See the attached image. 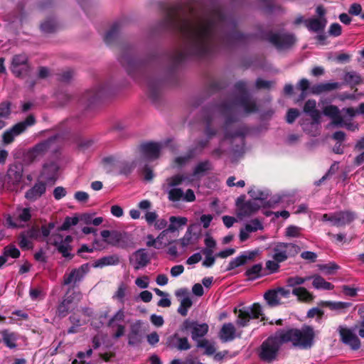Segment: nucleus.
Instances as JSON below:
<instances>
[{
    "label": "nucleus",
    "mask_w": 364,
    "mask_h": 364,
    "mask_svg": "<svg viewBox=\"0 0 364 364\" xmlns=\"http://www.w3.org/2000/svg\"><path fill=\"white\" fill-rule=\"evenodd\" d=\"M54 139L49 138L39 142L28 151L27 154L28 158L31 161H33L43 156L48 151Z\"/></svg>",
    "instance_id": "nucleus-15"
},
{
    "label": "nucleus",
    "mask_w": 364,
    "mask_h": 364,
    "mask_svg": "<svg viewBox=\"0 0 364 364\" xmlns=\"http://www.w3.org/2000/svg\"><path fill=\"white\" fill-rule=\"evenodd\" d=\"M200 235V230L199 225L197 224L191 225L186 232L183 238L181 239V244L182 247H186L191 243L192 237H195L196 240H198Z\"/></svg>",
    "instance_id": "nucleus-24"
},
{
    "label": "nucleus",
    "mask_w": 364,
    "mask_h": 364,
    "mask_svg": "<svg viewBox=\"0 0 364 364\" xmlns=\"http://www.w3.org/2000/svg\"><path fill=\"white\" fill-rule=\"evenodd\" d=\"M299 112L297 109L290 108L288 109L286 116V121L289 124H292L299 117Z\"/></svg>",
    "instance_id": "nucleus-64"
},
{
    "label": "nucleus",
    "mask_w": 364,
    "mask_h": 364,
    "mask_svg": "<svg viewBox=\"0 0 364 364\" xmlns=\"http://www.w3.org/2000/svg\"><path fill=\"white\" fill-rule=\"evenodd\" d=\"M53 245L56 247L58 252H60L63 257L69 259H72L74 257L73 255L69 252L72 249L70 245H65L62 242L54 241Z\"/></svg>",
    "instance_id": "nucleus-42"
},
{
    "label": "nucleus",
    "mask_w": 364,
    "mask_h": 364,
    "mask_svg": "<svg viewBox=\"0 0 364 364\" xmlns=\"http://www.w3.org/2000/svg\"><path fill=\"white\" fill-rule=\"evenodd\" d=\"M100 235L104 242L113 247L125 249L132 243L129 234L125 232L104 230Z\"/></svg>",
    "instance_id": "nucleus-8"
},
{
    "label": "nucleus",
    "mask_w": 364,
    "mask_h": 364,
    "mask_svg": "<svg viewBox=\"0 0 364 364\" xmlns=\"http://www.w3.org/2000/svg\"><path fill=\"white\" fill-rule=\"evenodd\" d=\"M338 82H325L314 85L311 87V92L314 95H319L325 92L331 91L339 88Z\"/></svg>",
    "instance_id": "nucleus-29"
},
{
    "label": "nucleus",
    "mask_w": 364,
    "mask_h": 364,
    "mask_svg": "<svg viewBox=\"0 0 364 364\" xmlns=\"http://www.w3.org/2000/svg\"><path fill=\"white\" fill-rule=\"evenodd\" d=\"M248 194L252 198V201H257L263 208H269L272 205L270 200H267L269 193L267 191H261L255 187L252 188Z\"/></svg>",
    "instance_id": "nucleus-20"
},
{
    "label": "nucleus",
    "mask_w": 364,
    "mask_h": 364,
    "mask_svg": "<svg viewBox=\"0 0 364 364\" xmlns=\"http://www.w3.org/2000/svg\"><path fill=\"white\" fill-rule=\"evenodd\" d=\"M262 264L261 263L255 264L251 267L247 269L245 275L248 278V280H255L262 276Z\"/></svg>",
    "instance_id": "nucleus-36"
},
{
    "label": "nucleus",
    "mask_w": 364,
    "mask_h": 364,
    "mask_svg": "<svg viewBox=\"0 0 364 364\" xmlns=\"http://www.w3.org/2000/svg\"><path fill=\"white\" fill-rule=\"evenodd\" d=\"M119 31L120 23L119 22L114 23L104 36L105 43L108 46L114 44L119 37Z\"/></svg>",
    "instance_id": "nucleus-28"
},
{
    "label": "nucleus",
    "mask_w": 364,
    "mask_h": 364,
    "mask_svg": "<svg viewBox=\"0 0 364 364\" xmlns=\"http://www.w3.org/2000/svg\"><path fill=\"white\" fill-rule=\"evenodd\" d=\"M36 122L35 117L33 114L28 115L24 120L15 124L2 134V143L6 145L13 143L16 136L24 133L28 127L33 126Z\"/></svg>",
    "instance_id": "nucleus-6"
},
{
    "label": "nucleus",
    "mask_w": 364,
    "mask_h": 364,
    "mask_svg": "<svg viewBox=\"0 0 364 364\" xmlns=\"http://www.w3.org/2000/svg\"><path fill=\"white\" fill-rule=\"evenodd\" d=\"M281 330H278L262 343L259 350L260 360L271 363L277 359L282 346L285 343L281 338Z\"/></svg>",
    "instance_id": "nucleus-5"
},
{
    "label": "nucleus",
    "mask_w": 364,
    "mask_h": 364,
    "mask_svg": "<svg viewBox=\"0 0 364 364\" xmlns=\"http://www.w3.org/2000/svg\"><path fill=\"white\" fill-rule=\"evenodd\" d=\"M79 218L77 216L75 217H69L67 216L61 226L58 228V231H65L68 230L71 226L75 225L78 223Z\"/></svg>",
    "instance_id": "nucleus-48"
},
{
    "label": "nucleus",
    "mask_w": 364,
    "mask_h": 364,
    "mask_svg": "<svg viewBox=\"0 0 364 364\" xmlns=\"http://www.w3.org/2000/svg\"><path fill=\"white\" fill-rule=\"evenodd\" d=\"M8 176L14 185L19 184L23 178L22 167L15 166L14 168H10L8 171Z\"/></svg>",
    "instance_id": "nucleus-37"
},
{
    "label": "nucleus",
    "mask_w": 364,
    "mask_h": 364,
    "mask_svg": "<svg viewBox=\"0 0 364 364\" xmlns=\"http://www.w3.org/2000/svg\"><path fill=\"white\" fill-rule=\"evenodd\" d=\"M46 182L38 181L31 188L25 193V198L34 202L43 196L46 192Z\"/></svg>",
    "instance_id": "nucleus-17"
},
{
    "label": "nucleus",
    "mask_w": 364,
    "mask_h": 364,
    "mask_svg": "<svg viewBox=\"0 0 364 364\" xmlns=\"http://www.w3.org/2000/svg\"><path fill=\"white\" fill-rule=\"evenodd\" d=\"M263 228L264 227L262 223L257 218L252 220L250 223L245 225V230L250 232H256L259 230H262Z\"/></svg>",
    "instance_id": "nucleus-53"
},
{
    "label": "nucleus",
    "mask_w": 364,
    "mask_h": 364,
    "mask_svg": "<svg viewBox=\"0 0 364 364\" xmlns=\"http://www.w3.org/2000/svg\"><path fill=\"white\" fill-rule=\"evenodd\" d=\"M311 279L310 277H291L287 280V284L289 287H294L304 284L306 281Z\"/></svg>",
    "instance_id": "nucleus-54"
},
{
    "label": "nucleus",
    "mask_w": 364,
    "mask_h": 364,
    "mask_svg": "<svg viewBox=\"0 0 364 364\" xmlns=\"http://www.w3.org/2000/svg\"><path fill=\"white\" fill-rule=\"evenodd\" d=\"M26 235L33 240H38L41 237L40 228L37 225H33L26 232Z\"/></svg>",
    "instance_id": "nucleus-60"
},
{
    "label": "nucleus",
    "mask_w": 364,
    "mask_h": 364,
    "mask_svg": "<svg viewBox=\"0 0 364 364\" xmlns=\"http://www.w3.org/2000/svg\"><path fill=\"white\" fill-rule=\"evenodd\" d=\"M141 323L139 321L131 326L130 332L128 334V344L134 346L141 343Z\"/></svg>",
    "instance_id": "nucleus-23"
},
{
    "label": "nucleus",
    "mask_w": 364,
    "mask_h": 364,
    "mask_svg": "<svg viewBox=\"0 0 364 364\" xmlns=\"http://www.w3.org/2000/svg\"><path fill=\"white\" fill-rule=\"evenodd\" d=\"M327 24L326 18H311L304 21V25L310 31L320 33L323 32Z\"/></svg>",
    "instance_id": "nucleus-21"
},
{
    "label": "nucleus",
    "mask_w": 364,
    "mask_h": 364,
    "mask_svg": "<svg viewBox=\"0 0 364 364\" xmlns=\"http://www.w3.org/2000/svg\"><path fill=\"white\" fill-rule=\"evenodd\" d=\"M169 221L171 223L170 225L164 230L167 233L176 232L178 230L177 226L180 227L186 225L188 219L185 217L171 216L169 218Z\"/></svg>",
    "instance_id": "nucleus-35"
},
{
    "label": "nucleus",
    "mask_w": 364,
    "mask_h": 364,
    "mask_svg": "<svg viewBox=\"0 0 364 364\" xmlns=\"http://www.w3.org/2000/svg\"><path fill=\"white\" fill-rule=\"evenodd\" d=\"M292 294L297 296L299 301L302 302H311L314 296L304 287H295L292 290Z\"/></svg>",
    "instance_id": "nucleus-32"
},
{
    "label": "nucleus",
    "mask_w": 364,
    "mask_h": 364,
    "mask_svg": "<svg viewBox=\"0 0 364 364\" xmlns=\"http://www.w3.org/2000/svg\"><path fill=\"white\" fill-rule=\"evenodd\" d=\"M343 80L346 84L348 85L351 89L355 86L363 83V79L360 74L355 71H348L345 73Z\"/></svg>",
    "instance_id": "nucleus-27"
},
{
    "label": "nucleus",
    "mask_w": 364,
    "mask_h": 364,
    "mask_svg": "<svg viewBox=\"0 0 364 364\" xmlns=\"http://www.w3.org/2000/svg\"><path fill=\"white\" fill-rule=\"evenodd\" d=\"M1 333L3 337V341L8 348L12 349L16 347L15 343L16 338L14 333H11L8 330H4L1 331Z\"/></svg>",
    "instance_id": "nucleus-43"
},
{
    "label": "nucleus",
    "mask_w": 364,
    "mask_h": 364,
    "mask_svg": "<svg viewBox=\"0 0 364 364\" xmlns=\"http://www.w3.org/2000/svg\"><path fill=\"white\" fill-rule=\"evenodd\" d=\"M264 299L270 307H275L281 304L280 298L276 289L267 290L264 294Z\"/></svg>",
    "instance_id": "nucleus-33"
},
{
    "label": "nucleus",
    "mask_w": 364,
    "mask_h": 364,
    "mask_svg": "<svg viewBox=\"0 0 364 364\" xmlns=\"http://www.w3.org/2000/svg\"><path fill=\"white\" fill-rule=\"evenodd\" d=\"M310 277L313 279L312 285L316 289L332 290L334 289L333 284L326 281L318 274H314Z\"/></svg>",
    "instance_id": "nucleus-30"
},
{
    "label": "nucleus",
    "mask_w": 364,
    "mask_h": 364,
    "mask_svg": "<svg viewBox=\"0 0 364 364\" xmlns=\"http://www.w3.org/2000/svg\"><path fill=\"white\" fill-rule=\"evenodd\" d=\"M319 305L322 307H327L333 311H337L349 307L350 304L343 301H321Z\"/></svg>",
    "instance_id": "nucleus-38"
},
{
    "label": "nucleus",
    "mask_w": 364,
    "mask_h": 364,
    "mask_svg": "<svg viewBox=\"0 0 364 364\" xmlns=\"http://www.w3.org/2000/svg\"><path fill=\"white\" fill-rule=\"evenodd\" d=\"M209 326L207 323H200L196 321L186 319L180 326V331L183 333H190L193 341H200L208 332Z\"/></svg>",
    "instance_id": "nucleus-10"
},
{
    "label": "nucleus",
    "mask_w": 364,
    "mask_h": 364,
    "mask_svg": "<svg viewBox=\"0 0 364 364\" xmlns=\"http://www.w3.org/2000/svg\"><path fill=\"white\" fill-rule=\"evenodd\" d=\"M249 309L251 318L256 319L261 316V321L266 320L265 316H263L262 308L259 303H254Z\"/></svg>",
    "instance_id": "nucleus-45"
},
{
    "label": "nucleus",
    "mask_w": 364,
    "mask_h": 364,
    "mask_svg": "<svg viewBox=\"0 0 364 364\" xmlns=\"http://www.w3.org/2000/svg\"><path fill=\"white\" fill-rule=\"evenodd\" d=\"M89 271V263L83 264L78 268L73 269L69 274H65L63 276V285H69L71 283L75 284L81 282Z\"/></svg>",
    "instance_id": "nucleus-13"
},
{
    "label": "nucleus",
    "mask_w": 364,
    "mask_h": 364,
    "mask_svg": "<svg viewBox=\"0 0 364 364\" xmlns=\"http://www.w3.org/2000/svg\"><path fill=\"white\" fill-rule=\"evenodd\" d=\"M136 266L134 268L139 269L146 267L150 262V257L145 249H139L134 253Z\"/></svg>",
    "instance_id": "nucleus-26"
},
{
    "label": "nucleus",
    "mask_w": 364,
    "mask_h": 364,
    "mask_svg": "<svg viewBox=\"0 0 364 364\" xmlns=\"http://www.w3.org/2000/svg\"><path fill=\"white\" fill-rule=\"evenodd\" d=\"M281 330V338L285 343H291L294 347L310 349L314 345L315 332L312 326H304L301 329L288 328Z\"/></svg>",
    "instance_id": "nucleus-4"
},
{
    "label": "nucleus",
    "mask_w": 364,
    "mask_h": 364,
    "mask_svg": "<svg viewBox=\"0 0 364 364\" xmlns=\"http://www.w3.org/2000/svg\"><path fill=\"white\" fill-rule=\"evenodd\" d=\"M338 332L343 343L350 346L354 350L360 348V341L352 330L346 327L339 326Z\"/></svg>",
    "instance_id": "nucleus-14"
},
{
    "label": "nucleus",
    "mask_w": 364,
    "mask_h": 364,
    "mask_svg": "<svg viewBox=\"0 0 364 364\" xmlns=\"http://www.w3.org/2000/svg\"><path fill=\"white\" fill-rule=\"evenodd\" d=\"M70 308V306L62 300V301L58 306L57 311H56V315L59 318L65 317L69 314Z\"/></svg>",
    "instance_id": "nucleus-55"
},
{
    "label": "nucleus",
    "mask_w": 364,
    "mask_h": 364,
    "mask_svg": "<svg viewBox=\"0 0 364 364\" xmlns=\"http://www.w3.org/2000/svg\"><path fill=\"white\" fill-rule=\"evenodd\" d=\"M124 312L122 309H119L108 321L107 326L109 327L114 326L115 321L122 322L124 320Z\"/></svg>",
    "instance_id": "nucleus-59"
},
{
    "label": "nucleus",
    "mask_w": 364,
    "mask_h": 364,
    "mask_svg": "<svg viewBox=\"0 0 364 364\" xmlns=\"http://www.w3.org/2000/svg\"><path fill=\"white\" fill-rule=\"evenodd\" d=\"M300 251V247L294 243L277 242L273 248V259L277 262H283L289 257H295Z\"/></svg>",
    "instance_id": "nucleus-11"
},
{
    "label": "nucleus",
    "mask_w": 364,
    "mask_h": 364,
    "mask_svg": "<svg viewBox=\"0 0 364 364\" xmlns=\"http://www.w3.org/2000/svg\"><path fill=\"white\" fill-rule=\"evenodd\" d=\"M263 5V9L265 12L269 14L276 9H280L281 6L274 4V0H259Z\"/></svg>",
    "instance_id": "nucleus-56"
},
{
    "label": "nucleus",
    "mask_w": 364,
    "mask_h": 364,
    "mask_svg": "<svg viewBox=\"0 0 364 364\" xmlns=\"http://www.w3.org/2000/svg\"><path fill=\"white\" fill-rule=\"evenodd\" d=\"M235 333L236 329L234 325L232 323H225L219 331V338L224 343L232 341L236 337Z\"/></svg>",
    "instance_id": "nucleus-22"
},
{
    "label": "nucleus",
    "mask_w": 364,
    "mask_h": 364,
    "mask_svg": "<svg viewBox=\"0 0 364 364\" xmlns=\"http://www.w3.org/2000/svg\"><path fill=\"white\" fill-rule=\"evenodd\" d=\"M195 12L193 0L180 2L166 8L164 17L156 24L157 31L177 33L182 39L183 50H175L168 55V74L172 77L188 57L208 58L221 48L246 44L255 37L238 31L236 21L228 18L220 8H214L206 16L193 19L187 17Z\"/></svg>",
    "instance_id": "nucleus-1"
},
{
    "label": "nucleus",
    "mask_w": 364,
    "mask_h": 364,
    "mask_svg": "<svg viewBox=\"0 0 364 364\" xmlns=\"http://www.w3.org/2000/svg\"><path fill=\"white\" fill-rule=\"evenodd\" d=\"M301 228L296 225H289L286 228L285 236L287 237H299Z\"/></svg>",
    "instance_id": "nucleus-58"
},
{
    "label": "nucleus",
    "mask_w": 364,
    "mask_h": 364,
    "mask_svg": "<svg viewBox=\"0 0 364 364\" xmlns=\"http://www.w3.org/2000/svg\"><path fill=\"white\" fill-rule=\"evenodd\" d=\"M136 166V161H122L118 164L119 175L129 176Z\"/></svg>",
    "instance_id": "nucleus-31"
},
{
    "label": "nucleus",
    "mask_w": 364,
    "mask_h": 364,
    "mask_svg": "<svg viewBox=\"0 0 364 364\" xmlns=\"http://www.w3.org/2000/svg\"><path fill=\"white\" fill-rule=\"evenodd\" d=\"M58 166L55 163L45 164L41 176L45 179V182L54 183L58 179Z\"/></svg>",
    "instance_id": "nucleus-19"
},
{
    "label": "nucleus",
    "mask_w": 364,
    "mask_h": 364,
    "mask_svg": "<svg viewBox=\"0 0 364 364\" xmlns=\"http://www.w3.org/2000/svg\"><path fill=\"white\" fill-rule=\"evenodd\" d=\"M41 28L45 33H53L55 31L56 23L53 21H46L41 23Z\"/></svg>",
    "instance_id": "nucleus-61"
},
{
    "label": "nucleus",
    "mask_w": 364,
    "mask_h": 364,
    "mask_svg": "<svg viewBox=\"0 0 364 364\" xmlns=\"http://www.w3.org/2000/svg\"><path fill=\"white\" fill-rule=\"evenodd\" d=\"M234 105L242 108L246 114L256 113L259 111L256 102L252 99L250 95H240L237 96L233 103H222L220 108L225 117V123L223 127L224 137L222 141L236 137H241L243 139L245 137V133L242 129H233L232 128V124L237 120V117L231 113Z\"/></svg>",
    "instance_id": "nucleus-3"
},
{
    "label": "nucleus",
    "mask_w": 364,
    "mask_h": 364,
    "mask_svg": "<svg viewBox=\"0 0 364 364\" xmlns=\"http://www.w3.org/2000/svg\"><path fill=\"white\" fill-rule=\"evenodd\" d=\"M356 218V213L351 210H341L331 213H325L321 217L323 222H330L331 225L344 227L350 224Z\"/></svg>",
    "instance_id": "nucleus-9"
},
{
    "label": "nucleus",
    "mask_w": 364,
    "mask_h": 364,
    "mask_svg": "<svg viewBox=\"0 0 364 364\" xmlns=\"http://www.w3.org/2000/svg\"><path fill=\"white\" fill-rule=\"evenodd\" d=\"M212 169V166L208 160L199 162L193 169V176H197Z\"/></svg>",
    "instance_id": "nucleus-44"
},
{
    "label": "nucleus",
    "mask_w": 364,
    "mask_h": 364,
    "mask_svg": "<svg viewBox=\"0 0 364 364\" xmlns=\"http://www.w3.org/2000/svg\"><path fill=\"white\" fill-rule=\"evenodd\" d=\"M26 65H29L28 58L24 54H18L15 55L12 58L11 65V73H18L19 71L17 70V68L19 66H24Z\"/></svg>",
    "instance_id": "nucleus-34"
},
{
    "label": "nucleus",
    "mask_w": 364,
    "mask_h": 364,
    "mask_svg": "<svg viewBox=\"0 0 364 364\" xmlns=\"http://www.w3.org/2000/svg\"><path fill=\"white\" fill-rule=\"evenodd\" d=\"M193 304L192 300L186 296L181 301L180 306L178 309V312L183 316H186L188 314V309L191 307Z\"/></svg>",
    "instance_id": "nucleus-49"
},
{
    "label": "nucleus",
    "mask_w": 364,
    "mask_h": 364,
    "mask_svg": "<svg viewBox=\"0 0 364 364\" xmlns=\"http://www.w3.org/2000/svg\"><path fill=\"white\" fill-rule=\"evenodd\" d=\"M247 263L245 256L240 255V256L232 259L226 269L227 271L232 270L238 267L244 265Z\"/></svg>",
    "instance_id": "nucleus-51"
},
{
    "label": "nucleus",
    "mask_w": 364,
    "mask_h": 364,
    "mask_svg": "<svg viewBox=\"0 0 364 364\" xmlns=\"http://www.w3.org/2000/svg\"><path fill=\"white\" fill-rule=\"evenodd\" d=\"M11 114V102L4 101L0 103V119L6 121Z\"/></svg>",
    "instance_id": "nucleus-46"
},
{
    "label": "nucleus",
    "mask_w": 364,
    "mask_h": 364,
    "mask_svg": "<svg viewBox=\"0 0 364 364\" xmlns=\"http://www.w3.org/2000/svg\"><path fill=\"white\" fill-rule=\"evenodd\" d=\"M183 196V192L181 188H175L168 191V199L171 201H179Z\"/></svg>",
    "instance_id": "nucleus-57"
},
{
    "label": "nucleus",
    "mask_w": 364,
    "mask_h": 364,
    "mask_svg": "<svg viewBox=\"0 0 364 364\" xmlns=\"http://www.w3.org/2000/svg\"><path fill=\"white\" fill-rule=\"evenodd\" d=\"M342 33V27L338 23H333L330 25L328 34L333 37H338Z\"/></svg>",
    "instance_id": "nucleus-62"
},
{
    "label": "nucleus",
    "mask_w": 364,
    "mask_h": 364,
    "mask_svg": "<svg viewBox=\"0 0 364 364\" xmlns=\"http://www.w3.org/2000/svg\"><path fill=\"white\" fill-rule=\"evenodd\" d=\"M119 257L117 255H111L100 258L92 264L94 268H103L106 266L117 265Z\"/></svg>",
    "instance_id": "nucleus-25"
},
{
    "label": "nucleus",
    "mask_w": 364,
    "mask_h": 364,
    "mask_svg": "<svg viewBox=\"0 0 364 364\" xmlns=\"http://www.w3.org/2000/svg\"><path fill=\"white\" fill-rule=\"evenodd\" d=\"M317 267L319 270L324 272L326 274L328 275L334 274V272L340 268V267L333 262L324 264H318Z\"/></svg>",
    "instance_id": "nucleus-50"
},
{
    "label": "nucleus",
    "mask_w": 364,
    "mask_h": 364,
    "mask_svg": "<svg viewBox=\"0 0 364 364\" xmlns=\"http://www.w3.org/2000/svg\"><path fill=\"white\" fill-rule=\"evenodd\" d=\"M18 239V245L21 249H31L33 247L32 243L27 239L25 232H21Z\"/></svg>",
    "instance_id": "nucleus-63"
},
{
    "label": "nucleus",
    "mask_w": 364,
    "mask_h": 364,
    "mask_svg": "<svg viewBox=\"0 0 364 364\" xmlns=\"http://www.w3.org/2000/svg\"><path fill=\"white\" fill-rule=\"evenodd\" d=\"M104 93V86L100 85V87L97 89L87 92L84 96V98L87 100L88 104H92L95 102L98 98L101 97Z\"/></svg>",
    "instance_id": "nucleus-39"
},
{
    "label": "nucleus",
    "mask_w": 364,
    "mask_h": 364,
    "mask_svg": "<svg viewBox=\"0 0 364 364\" xmlns=\"http://www.w3.org/2000/svg\"><path fill=\"white\" fill-rule=\"evenodd\" d=\"M245 196H240L236 200L237 215L239 218L250 217L256 213L261 208V205L258 202L251 200L245 201Z\"/></svg>",
    "instance_id": "nucleus-12"
},
{
    "label": "nucleus",
    "mask_w": 364,
    "mask_h": 364,
    "mask_svg": "<svg viewBox=\"0 0 364 364\" xmlns=\"http://www.w3.org/2000/svg\"><path fill=\"white\" fill-rule=\"evenodd\" d=\"M261 40H267L277 49H287L291 48L296 43V37L293 33H262L259 37Z\"/></svg>",
    "instance_id": "nucleus-7"
},
{
    "label": "nucleus",
    "mask_w": 364,
    "mask_h": 364,
    "mask_svg": "<svg viewBox=\"0 0 364 364\" xmlns=\"http://www.w3.org/2000/svg\"><path fill=\"white\" fill-rule=\"evenodd\" d=\"M4 255H5L6 257H10L16 259L20 257L21 252L14 245H9L4 248Z\"/></svg>",
    "instance_id": "nucleus-52"
},
{
    "label": "nucleus",
    "mask_w": 364,
    "mask_h": 364,
    "mask_svg": "<svg viewBox=\"0 0 364 364\" xmlns=\"http://www.w3.org/2000/svg\"><path fill=\"white\" fill-rule=\"evenodd\" d=\"M139 150L147 159L154 160L160 156L161 146L156 142H145L139 145Z\"/></svg>",
    "instance_id": "nucleus-16"
},
{
    "label": "nucleus",
    "mask_w": 364,
    "mask_h": 364,
    "mask_svg": "<svg viewBox=\"0 0 364 364\" xmlns=\"http://www.w3.org/2000/svg\"><path fill=\"white\" fill-rule=\"evenodd\" d=\"M196 346L197 348H205L204 353L207 355H212L215 353V348L214 346L209 343V341L205 338L198 341Z\"/></svg>",
    "instance_id": "nucleus-47"
},
{
    "label": "nucleus",
    "mask_w": 364,
    "mask_h": 364,
    "mask_svg": "<svg viewBox=\"0 0 364 364\" xmlns=\"http://www.w3.org/2000/svg\"><path fill=\"white\" fill-rule=\"evenodd\" d=\"M118 60L130 77L139 81L141 77L144 79L149 98L154 102H158L161 97V89L166 80L159 78L156 75H146L145 72L147 62L139 58L134 48L129 45H122L120 47Z\"/></svg>",
    "instance_id": "nucleus-2"
},
{
    "label": "nucleus",
    "mask_w": 364,
    "mask_h": 364,
    "mask_svg": "<svg viewBox=\"0 0 364 364\" xmlns=\"http://www.w3.org/2000/svg\"><path fill=\"white\" fill-rule=\"evenodd\" d=\"M166 344L171 348H176L178 350H187L191 348V345L186 337H180L177 333L167 338Z\"/></svg>",
    "instance_id": "nucleus-18"
},
{
    "label": "nucleus",
    "mask_w": 364,
    "mask_h": 364,
    "mask_svg": "<svg viewBox=\"0 0 364 364\" xmlns=\"http://www.w3.org/2000/svg\"><path fill=\"white\" fill-rule=\"evenodd\" d=\"M251 319L250 313L248 310L240 309L236 323L240 327L247 326Z\"/></svg>",
    "instance_id": "nucleus-41"
},
{
    "label": "nucleus",
    "mask_w": 364,
    "mask_h": 364,
    "mask_svg": "<svg viewBox=\"0 0 364 364\" xmlns=\"http://www.w3.org/2000/svg\"><path fill=\"white\" fill-rule=\"evenodd\" d=\"M117 162V158L114 155L105 156L101 160L102 166L108 173H110L113 171V168Z\"/></svg>",
    "instance_id": "nucleus-40"
}]
</instances>
